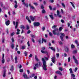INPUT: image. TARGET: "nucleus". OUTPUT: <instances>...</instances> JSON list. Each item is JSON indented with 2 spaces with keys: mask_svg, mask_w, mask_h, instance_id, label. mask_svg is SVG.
Instances as JSON below:
<instances>
[{
  "mask_svg": "<svg viewBox=\"0 0 79 79\" xmlns=\"http://www.w3.org/2000/svg\"><path fill=\"white\" fill-rule=\"evenodd\" d=\"M52 62L53 63H55V56H54L52 58Z\"/></svg>",
  "mask_w": 79,
  "mask_h": 79,
  "instance_id": "obj_5",
  "label": "nucleus"
},
{
  "mask_svg": "<svg viewBox=\"0 0 79 79\" xmlns=\"http://www.w3.org/2000/svg\"><path fill=\"white\" fill-rule=\"evenodd\" d=\"M61 4H62V6H63V7H64V8H66V7H65V5H64V3H62Z\"/></svg>",
  "mask_w": 79,
  "mask_h": 79,
  "instance_id": "obj_33",
  "label": "nucleus"
},
{
  "mask_svg": "<svg viewBox=\"0 0 79 79\" xmlns=\"http://www.w3.org/2000/svg\"><path fill=\"white\" fill-rule=\"evenodd\" d=\"M61 23H64V20H63L61 19Z\"/></svg>",
  "mask_w": 79,
  "mask_h": 79,
  "instance_id": "obj_63",
  "label": "nucleus"
},
{
  "mask_svg": "<svg viewBox=\"0 0 79 79\" xmlns=\"http://www.w3.org/2000/svg\"><path fill=\"white\" fill-rule=\"evenodd\" d=\"M3 76L4 77H5L6 76V70H5L4 71V73L3 75Z\"/></svg>",
  "mask_w": 79,
  "mask_h": 79,
  "instance_id": "obj_16",
  "label": "nucleus"
},
{
  "mask_svg": "<svg viewBox=\"0 0 79 79\" xmlns=\"http://www.w3.org/2000/svg\"><path fill=\"white\" fill-rule=\"evenodd\" d=\"M42 41L43 42H44L45 43H46L47 42V40L45 39H42Z\"/></svg>",
  "mask_w": 79,
  "mask_h": 79,
  "instance_id": "obj_25",
  "label": "nucleus"
},
{
  "mask_svg": "<svg viewBox=\"0 0 79 79\" xmlns=\"http://www.w3.org/2000/svg\"><path fill=\"white\" fill-rule=\"evenodd\" d=\"M49 2L51 3H53L54 1L53 0H50Z\"/></svg>",
  "mask_w": 79,
  "mask_h": 79,
  "instance_id": "obj_50",
  "label": "nucleus"
},
{
  "mask_svg": "<svg viewBox=\"0 0 79 79\" xmlns=\"http://www.w3.org/2000/svg\"><path fill=\"white\" fill-rule=\"evenodd\" d=\"M21 28L22 29H25V27H24V25H21Z\"/></svg>",
  "mask_w": 79,
  "mask_h": 79,
  "instance_id": "obj_22",
  "label": "nucleus"
},
{
  "mask_svg": "<svg viewBox=\"0 0 79 79\" xmlns=\"http://www.w3.org/2000/svg\"><path fill=\"white\" fill-rule=\"evenodd\" d=\"M13 24H14L15 26L16 25V22L15 21H13Z\"/></svg>",
  "mask_w": 79,
  "mask_h": 79,
  "instance_id": "obj_54",
  "label": "nucleus"
},
{
  "mask_svg": "<svg viewBox=\"0 0 79 79\" xmlns=\"http://www.w3.org/2000/svg\"><path fill=\"white\" fill-rule=\"evenodd\" d=\"M42 61H43V69L45 71H47V65H46V61L44 59V58H42Z\"/></svg>",
  "mask_w": 79,
  "mask_h": 79,
  "instance_id": "obj_1",
  "label": "nucleus"
},
{
  "mask_svg": "<svg viewBox=\"0 0 79 79\" xmlns=\"http://www.w3.org/2000/svg\"><path fill=\"white\" fill-rule=\"evenodd\" d=\"M41 8L42 9H44V6L43 5H41Z\"/></svg>",
  "mask_w": 79,
  "mask_h": 79,
  "instance_id": "obj_46",
  "label": "nucleus"
},
{
  "mask_svg": "<svg viewBox=\"0 0 79 79\" xmlns=\"http://www.w3.org/2000/svg\"><path fill=\"white\" fill-rule=\"evenodd\" d=\"M10 21L9 20H7L6 22V25L8 26L10 25Z\"/></svg>",
  "mask_w": 79,
  "mask_h": 79,
  "instance_id": "obj_7",
  "label": "nucleus"
},
{
  "mask_svg": "<svg viewBox=\"0 0 79 79\" xmlns=\"http://www.w3.org/2000/svg\"><path fill=\"white\" fill-rule=\"evenodd\" d=\"M27 53H28L26 51L25 52H24V54L25 55V56H27Z\"/></svg>",
  "mask_w": 79,
  "mask_h": 79,
  "instance_id": "obj_23",
  "label": "nucleus"
},
{
  "mask_svg": "<svg viewBox=\"0 0 79 79\" xmlns=\"http://www.w3.org/2000/svg\"><path fill=\"white\" fill-rule=\"evenodd\" d=\"M62 29H63V27H60L59 29V31H62Z\"/></svg>",
  "mask_w": 79,
  "mask_h": 79,
  "instance_id": "obj_27",
  "label": "nucleus"
},
{
  "mask_svg": "<svg viewBox=\"0 0 79 79\" xmlns=\"http://www.w3.org/2000/svg\"><path fill=\"white\" fill-rule=\"evenodd\" d=\"M11 40L13 42H15V41L14 40V39L13 38H12Z\"/></svg>",
  "mask_w": 79,
  "mask_h": 79,
  "instance_id": "obj_62",
  "label": "nucleus"
},
{
  "mask_svg": "<svg viewBox=\"0 0 79 79\" xmlns=\"http://www.w3.org/2000/svg\"><path fill=\"white\" fill-rule=\"evenodd\" d=\"M57 15H58V17H59V18H61V15H60V11L58 10H57Z\"/></svg>",
  "mask_w": 79,
  "mask_h": 79,
  "instance_id": "obj_8",
  "label": "nucleus"
},
{
  "mask_svg": "<svg viewBox=\"0 0 79 79\" xmlns=\"http://www.w3.org/2000/svg\"><path fill=\"white\" fill-rule=\"evenodd\" d=\"M75 43L77 44L78 43V41L77 40H75Z\"/></svg>",
  "mask_w": 79,
  "mask_h": 79,
  "instance_id": "obj_39",
  "label": "nucleus"
},
{
  "mask_svg": "<svg viewBox=\"0 0 79 79\" xmlns=\"http://www.w3.org/2000/svg\"><path fill=\"white\" fill-rule=\"evenodd\" d=\"M65 52H69V48L67 47H65Z\"/></svg>",
  "mask_w": 79,
  "mask_h": 79,
  "instance_id": "obj_14",
  "label": "nucleus"
},
{
  "mask_svg": "<svg viewBox=\"0 0 79 79\" xmlns=\"http://www.w3.org/2000/svg\"><path fill=\"white\" fill-rule=\"evenodd\" d=\"M23 76L25 79H29V77H27V76L26 74H23Z\"/></svg>",
  "mask_w": 79,
  "mask_h": 79,
  "instance_id": "obj_10",
  "label": "nucleus"
},
{
  "mask_svg": "<svg viewBox=\"0 0 79 79\" xmlns=\"http://www.w3.org/2000/svg\"><path fill=\"white\" fill-rule=\"evenodd\" d=\"M13 68H14L13 65H12L11 67V68L10 69V70L11 71H13Z\"/></svg>",
  "mask_w": 79,
  "mask_h": 79,
  "instance_id": "obj_29",
  "label": "nucleus"
},
{
  "mask_svg": "<svg viewBox=\"0 0 79 79\" xmlns=\"http://www.w3.org/2000/svg\"><path fill=\"white\" fill-rule=\"evenodd\" d=\"M49 16L50 17V18H51L52 19H54L53 16L52 15H49Z\"/></svg>",
  "mask_w": 79,
  "mask_h": 79,
  "instance_id": "obj_19",
  "label": "nucleus"
},
{
  "mask_svg": "<svg viewBox=\"0 0 79 79\" xmlns=\"http://www.w3.org/2000/svg\"><path fill=\"white\" fill-rule=\"evenodd\" d=\"M35 66H36V68H38V64H35Z\"/></svg>",
  "mask_w": 79,
  "mask_h": 79,
  "instance_id": "obj_47",
  "label": "nucleus"
},
{
  "mask_svg": "<svg viewBox=\"0 0 79 79\" xmlns=\"http://www.w3.org/2000/svg\"><path fill=\"white\" fill-rule=\"evenodd\" d=\"M42 13H45V10L44 9L42 10Z\"/></svg>",
  "mask_w": 79,
  "mask_h": 79,
  "instance_id": "obj_31",
  "label": "nucleus"
},
{
  "mask_svg": "<svg viewBox=\"0 0 79 79\" xmlns=\"http://www.w3.org/2000/svg\"><path fill=\"white\" fill-rule=\"evenodd\" d=\"M59 44L60 45H61L63 44V42H62L60 41L59 42Z\"/></svg>",
  "mask_w": 79,
  "mask_h": 79,
  "instance_id": "obj_38",
  "label": "nucleus"
},
{
  "mask_svg": "<svg viewBox=\"0 0 79 79\" xmlns=\"http://www.w3.org/2000/svg\"><path fill=\"white\" fill-rule=\"evenodd\" d=\"M56 25H54L52 26V29H56Z\"/></svg>",
  "mask_w": 79,
  "mask_h": 79,
  "instance_id": "obj_34",
  "label": "nucleus"
},
{
  "mask_svg": "<svg viewBox=\"0 0 79 79\" xmlns=\"http://www.w3.org/2000/svg\"><path fill=\"white\" fill-rule=\"evenodd\" d=\"M14 47H15V44H12L11 45V47L12 49L14 48Z\"/></svg>",
  "mask_w": 79,
  "mask_h": 79,
  "instance_id": "obj_24",
  "label": "nucleus"
},
{
  "mask_svg": "<svg viewBox=\"0 0 79 79\" xmlns=\"http://www.w3.org/2000/svg\"><path fill=\"white\" fill-rule=\"evenodd\" d=\"M15 35V32H13L11 34V36H13V35Z\"/></svg>",
  "mask_w": 79,
  "mask_h": 79,
  "instance_id": "obj_41",
  "label": "nucleus"
},
{
  "mask_svg": "<svg viewBox=\"0 0 79 79\" xmlns=\"http://www.w3.org/2000/svg\"><path fill=\"white\" fill-rule=\"evenodd\" d=\"M56 73L57 74H58L60 76H61V75H62L61 73V72H60V71H56Z\"/></svg>",
  "mask_w": 79,
  "mask_h": 79,
  "instance_id": "obj_13",
  "label": "nucleus"
},
{
  "mask_svg": "<svg viewBox=\"0 0 79 79\" xmlns=\"http://www.w3.org/2000/svg\"><path fill=\"white\" fill-rule=\"evenodd\" d=\"M66 56H67V54H66V53H64V57H66Z\"/></svg>",
  "mask_w": 79,
  "mask_h": 79,
  "instance_id": "obj_49",
  "label": "nucleus"
},
{
  "mask_svg": "<svg viewBox=\"0 0 79 79\" xmlns=\"http://www.w3.org/2000/svg\"><path fill=\"white\" fill-rule=\"evenodd\" d=\"M2 63L3 64L4 63H5V59H2Z\"/></svg>",
  "mask_w": 79,
  "mask_h": 79,
  "instance_id": "obj_44",
  "label": "nucleus"
},
{
  "mask_svg": "<svg viewBox=\"0 0 79 79\" xmlns=\"http://www.w3.org/2000/svg\"><path fill=\"white\" fill-rule=\"evenodd\" d=\"M26 27L27 30H28V29H29V26L27 25L26 26Z\"/></svg>",
  "mask_w": 79,
  "mask_h": 79,
  "instance_id": "obj_28",
  "label": "nucleus"
},
{
  "mask_svg": "<svg viewBox=\"0 0 79 79\" xmlns=\"http://www.w3.org/2000/svg\"><path fill=\"white\" fill-rule=\"evenodd\" d=\"M60 34L61 35V36H60V38L61 40L62 41H63L64 39H63V37H64V34L63 33H60Z\"/></svg>",
  "mask_w": 79,
  "mask_h": 79,
  "instance_id": "obj_3",
  "label": "nucleus"
},
{
  "mask_svg": "<svg viewBox=\"0 0 79 79\" xmlns=\"http://www.w3.org/2000/svg\"><path fill=\"white\" fill-rule=\"evenodd\" d=\"M49 8L50 10H52V6H49Z\"/></svg>",
  "mask_w": 79,
  "mask_h": 79,
  "instance_id": "obj_59",
  "label": "nucleus"
},
{
  "mask_svg": "<svg viewBox=\"0 0 79 79\" xmlns=\"http://www.w3.org/2000/svg\"><path fill=\"white\" fill-rule=\"evenodd\" d=\"M14 7L15 8H17V4H15Z\"/></svg>",
  "mask_w": 79,
  "mask_h": 79,
  "instance_id": "obj_64",
  "label": "nucleus"
},
{
  "mask_svg": "<svg viewBox=\"0 0 79 79\" xmlns=\"http://www.w3.org/2000/svg\"><path fill=\"white\" fill-rule=\"evenodd\" d=\"M31 33V31L28 30L27 32V34H30Z\"/></svg>",
  "mask_w": 79,
  "mask_h": 79,
  "instance_id": "obj_55",
  "label": "nucleus"
},
{
  "mask_svg": "<svg viewBox=\"0 0 79 79\" xmlns=\"http://www.w3.org/2000/svg\"><path fill=\"white\" fill-rule=\"evenodd\" d=\"M34 78L35 79H37V76H35L34 77Z\"/></svg>",
  "mask_w": 79,
  "mask_h": 79,
  "instance_id": "obj_60",
  "label": "nucleus"
},
{
  "mask_svg": "<svg viewBox=\"0 0 79 79\" xmlns=\"http://www.w3.org/2000/svg\"><path fill=\"white\" fill-rule=\"evenodd\" d=\"M49 48H50L51 50H53L54 52H55V49L53 48L52 47H49Z\"/></svg>",
  "mask_w": 79,
  "mask_h": 79,
  "instance_id": "obj_12",
  "label": "nucleus"
},
{
  "mask_svg": "<svg viewBox=\"0 0 79 79\" xmlns=\"http://www.w3.org/2000/svg\"><path fill=\"white\" fill-rule=\"evenodd\" d=\"M49 34L50 35V36H51V37H52V33L49 32Z\"/></svg>",
  "mask_w": 79,
  "mask_h": 79,
  "instance_id": "obj_45",
  "label": "nucleus"
},
{
  "mask_svg": "<svg viewBox=\"0 0 79 79\" xmlns=\"http://www.w3.org/2000/svg\"><path fill=\"white\" fill-rule=\"evenodd\" d=\"M31 8H32V9H33V10L34 9V7L33 6H31Z\"/></svg>",
  "mask_w": 79,
  "mask_h": 79,
  "instance_id": "obj_53",
  "label": "nucleus"
},
{
  "mask_svg": "<svg viewBox=\"0 0 79 79\" xmlns=\"http://www.w3.org/2000/svg\"><path fill=\"white\" fill-rule=\"evenodd\" d=\"M35 76V74L34 73H33L31 74V76L32 77H34Z\"/></svg>",
  "mask_w": 79,
  "mask_h": 79,
  "instance_id": "obj_57",
  "label": "nucleus"
},
{
  "mask_svg": "<svg viewBox=\"0 0 79 79\" xmlns=\"http://www.w3.org/2000/svg\"><path fill=\"white\" fill-rule=\"evenodd\" d=\"M69 70L70 71V74H72L73 73V70H72V69L70 68L69 69Z\"/></svg>",
  "mask_w": 79,
  "mask_h": 79,
  "instance_id": "obj_20",
  "label": "nucleus"
},
{
  "mask_svg": "<svg viewBox=\"0 0 79 79\" xmlns=\"http://www.w3.org/2000/svg\"><path fill=\"white\" fill-rule=\"evenodd\" d=\"M44 59L46 60L47 61H48V58L47 57H46V56H45L44 57Z\"/></svg>",
  "mask_w": 79,
  "mask_h": 79,
  "instance_id": "obj_35",
  "label": "nucleus"
},
{
  "mask_svg": "<svg viewBox=\"0 0 79 79\" xmlns=\"http://www.w3.org/2000/svg\"><path fill=\"white\" fill-rule=\"evenodd\" d=\"M26 48V46H23L21 47V49L22 50H24V49H25Z\"/></svg>",
  "mask_w": 79,
  "mask_h": 79,
  "instance_id": "obj_21",
  "label": "nucleus"
},
{
  "mask_svg": "<svg viewBox=\"0 0 79 79\" xmlns=\"http://www.w3.org/2000/svg\"><path fill=\"white\" fill-rule=\"evenodd\" d=\"M35 59L37 61H40L37 58V55H36L35 56Z\"/></svg>",
  "mask_w": 79,
  "mask_h": 79,
  "instance_id": "obj_18",
  "label": "nucleus"
},
{
  "mask_svg": "<svg viewBox=\"0 0 79 79\" xmlns=\"http://www.w3.org/2000/svg\"><path fill=\"white\" fill-rule=\"evenodd\" d=\"M27 44L28 45V47H29V46H30V44H29V41H28L27 43Z\"/></svg>",
  "mask_w": 79,
  "mask_h": 79,
  "instance_id": "obj_42",
  "label": "nucleus"
},
{
  "mask_svg": "<svg viewBox=\"0 0 79 79\" xmlns=\"http://www.w3.org/2000/svg\"><path fill=\"white\" fill-rule=\"evenodd\" d=\"M31 37H32L33 38H35V35H31Z\"/></svg>",
  "mask_w": 79,
  "mask_h": 79,
  "instance_id": "obj_36",
  "label": "nucleus"
},
{
  "mask_svg": "<svg viewBox=\"0 0 79 79\" xmlns=\"http://www.w3.org/2000/svg\"><path fill=\"white\" fill-rule=\"evenodd\" d=\"M71 79H73V78H74L75 77V75L73 73H72L71 75Z\"/></svg>",
  "mask_w": 79,
  "mask_h": 79,
  "instance_id": "obj_15",
  "label": "nucleus"
},
{
  "mask_svg": "<svg viewBox=\"0 0 79 79\" xmlns=\"http://www.w3.org/2000/svg\"><path fill=\"white\" fill-rule=\"evenodd\" d=\"M56 56L57 58H58V57H59V54L57 53V54H56Z\"/></svg>",
  "mask_w": 79,
  "mask_h": 79,
  "instance_id": "obj_61",
  "label": "nucleus"
},
{
  "mask_svg": "<svg viewBox=\"0 0 79 79\" xmlns=\"http://www.w3.org/2000/svg\"><path fill=\"white\" fill-rule=\"evenodd\" d=\"M34 5H36V6H37V5H38V4H37V3L36 2H35L34 3Z\"/></svg>",
  "mask_w": 79,
  "mask_h": 79,
  "instance_id": "obj_52",
  "label": "nucleus"
},
{
  "mask_svg": "<svg viewBox=\"0 0 79 79\" xmlns=\"http://www.w3.org/2000/svg\"><path fill=\"white\" fill-rule=\"evenodd\" d=\"M38 65L39 66H42V63H41L40 62H38Z\"/></svg>",
  "mask_w": 79,
  "mask_h": 79,
  "instance_id": "obj_30",
  "label": "nucleus"
},
{
  "mask_svg": "<svg viewBox=\"0 0 79 79\" xmlns=\"http://www.w3.org/2000/svg\"><path fill=\"white\" fill-rule=\"evenodd\" d=\"M59 70H60V71H63V68H62L61 67H59Z\"/></svg>",
  "mask_w": 79,
  "mask_h": 79,
  "instance_id": "obj_37",
  "label": "nucleus"
},
{
  "mask_svg": "<svg viewBox=\"0 0 79 79\" xmlns=\"http://www.w3.org/2000/svg\"><path fill=\"white\" fill-rule=\"evenodd\" d=\"M33 24L34 26H40V23L39 22H35Z\"/></svg>",
  "mask_w": 79,
  "mask_h": 79,
  "instance_id": "obj_4",
  "label": "nucleus"
},
{
  "mask_svg": "<svg viewBox=\"0 0 79 79\" xmlns=\"http://www.w3.org/2000/svg\"><path fill=\"white\" fill-rule=\"evenodd\" d=\"M19 71L20 72V73H21L22 72H23V69H20L19 70Z\"/></svg>",
  "mask_w": 79,
  "mask_h": 79,
  "instance_id": "obj_56",
  "label": "nucleus"
},
{
  "mask_svg": "<svg viewBox=\"0 0 79 79\" xmlns=\"http://www.w3.org/2000/svg\"><path fill=\"white\" fill-rule=\"evenodd\" d=\"M23 5H24L25 6H26V7H28V4L26 3L25 2H23Z\"/></svg>",
  "mask_w": 79,
  "mask_h": 79,
  "instance_id": "obj_11",
  "label": "nucleus"
},
{
  "mask_svg": "<svg viewBox=\"0 0 79 79\" xmlns=\"http://www.w3.org/2000/svg\"><path fill=\"white\" fill-rule=\"evenodd\" d=\"M58 29L56 28H55V29L53 31V34H54V35H60V33H56V32L58 31Z\"/></svg>",
  "mask_w": 79,
  "mask_h": 79,
  "instance_id": "obj_2",
  "label": "nucleus"
},
{
  "mask_svg": "<svg viewBox=\"0 0 79 79\" xmlns=\"http://www.w3.org/2000/svg\"><path fill=\"white\" fill-rule=\"evenodd\" d=\"M70 60H71V58H70V57H69L68 58V62H69Z\"/></svg>",
  "mask_w": 79,
  "mask_h": 79,
  "instance_id": "obj_58",
  "label": "nucleus"
},
{
  "mask_svg": "<svg viewBox=\"0 0 79 79\" xmlns=\"http://www.w3.org/2000/svg\"><path fill=\"white\" fill-rule=\"evenodd\" d=\"M77 68L76 67L75 69V72H76V71H77Z\"/></svg>",
  "mask_w": 79,
  "mask_h": 79,
  "instance_id": "obj_48",
  "label": "nucleus"
},
{
  "mask_svg": "<svg viewBox=\"0 0 79 79\" xmlns=\"http://www.w3.org/2000/svg\"><path fill=\"white\" fill-rule=\"evenodd\" d=\"M41 48H42V50H45V47H42Z\"/></svg>",
  "mask_w": 79,
  "mask_h": 79,
  "instance_id": "obj_43",
  "label": "nucleus"
},
{
  "mask_svg": "<svg viewBox=\"0 0 79 79\" xmlns=\"http://www.w3.org/2000/svg\"><path fill=\"white\" fill-rule=\"evenodd\" d=\"M73 58L74 60H75L76 59V57H75V56H73Z\"/></svg>",
  "mask_w": 79,
  "mask_h": 79,
  "instance_id": "obj_51",
  "label": "nucleus"
},
{
  "mask_svg": "<svg viewBox=\"0 0 79 79\" xmlns=\"http://www.w3.org/2000/svg\"><path fill=\"white\" fill-rule=\"evenodd\" d=\"M30 19L32 21H34V20H35V16L32 17V16H30Z\"/></svg>",
  "mask_w": 79,
  "mask_h": 79,
  "instance_id": "obj_6",
  "label": "nucleus"
},
{
  "mask_svg": "<svg viewBox=\"0 0 79 79\" xmlns=\"http://www.w3.org/2000/svg\"><path fill=\"white\" fill-rule=\"evenodd\" d=\"M41 53H45L46 54H48V52L47 51H43V50H41Z\"/></svg>",
  "mask_w": 79,
  "mask_h": 79,
  "instance_id": "obj_9",
  "label": "nucleus"
},
{
  "mask_svg": "<svg viewBox=\"0 0 79 79\" xmlns=\"http://www.w3.org/2000/svg\"><path fill=\"white\" fill-rule=\"evenodd\" d=\"M74 48V45L73 44H72L71 45V48Z\"/></svg>",
  "mask_w": 79,
  "mask_h": 79,
  "instance_id": "obj_40",
  "label": "nucleus"
},
{
  "mask_svg": "<svg viewBox=\"0 0 79 79\" xmlns=\"http://www.w3.org/2000/svg\"><path fill=\"white\" fill-rule=\"evenodd\" d=\"M77 50H75L73 51V53H77Z\"/></svg>",
  "mask_w": 79,
  "mask_h": 79,
  "instance_id": "obj_32",
  "label": "nucleus"
},
{
  "mask_svg": "<svg viewBox=\"0 0 79 79\" xmlns=\"http://www.w3.org/2000/svg\"><path fill=\"white\" fill-rule=\"evenodd\" d=\"M74 61L75 63L77 64V65L79 64V62H78V60H77V59L75 60Z\"/></svg>",
  "mask_w": 79,
  "mask_h": 79,
  "instance_id": "obj_17",
  "label": "nucleus"
},
{
  "mask_svg": "<svg viewBox=\"0 0 79 79\" xmlns=\"http://www.w3.org/2000/svg\"><path fill=\"white\" fill-rule=\"evenodd\" d=\"M70 3L71 4L72 6H73V7L74 8H75V6H74V4H73V2H70Z\"/></svg>",
  "mask_w": 79,
  "mask_h": 79,
  "instance_id": "obj_26",
  "label": "nucleus"
}]
</instances>
